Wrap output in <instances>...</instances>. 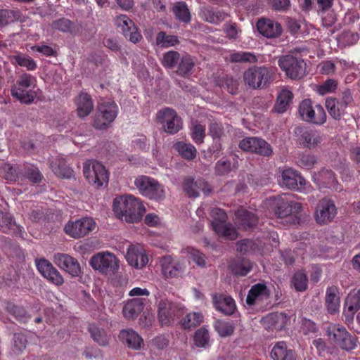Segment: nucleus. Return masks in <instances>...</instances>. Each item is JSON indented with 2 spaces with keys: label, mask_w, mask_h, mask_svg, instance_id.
I'll use <instances>...</instances> for the list:
<instances>
[{
  "label": "nucleus",
  "mask_w": 360,
  "mask_h": 360,
  "mask_svg": "<svg viewBox=\"0 0 360 360\" xmlns=\"http://www.w3.org/2000/svg\"><path fill=\"white\" fill-rule=\"evenodd\" d=\"M0 217L2 220L0 231L8 234L22 236V227L16 224L13 217L10 213L0 211Z\"/></svg>",
  "instance_id": "nucleus-26"
},
{
  "label": "nucleus",
  "mask_w": 360,
  "mask_h": 360,
  "mask_svg": "<svg viewBox=\"0 0 360 360\" xmlns=\"http://www.w3.org/2000/svg\"><path fill=\"white\" fill-rule=\"evenodd\" d=\"M118 107L115 102L101 103L93 126L96 129L104 130L115 120L117 115Z\"/></svg>",
  "instance_id": "nucleus-10"
},
{
  "label": "nucleus",
  "mask_w": 360,
  "mask_h": 360,
  "mask_svg": "<svg viewBox=\"0 0 360 360\" xmlns=\"http://www.w3.org/2000/svg\"><path fill=\"white\" fill-rule=\"evenodd\" d=\"M14 60L18 65L25 67L28 70H34L37 68L36 63L30 56L18 55L14 56Z\"/></svg>",
  "instance_id": "nucleus-61"
},
{
  "label": "nucleus",
  "mask_w": 360,
  "mask_h": 360,
  "mask_svg": "<svg viewBox=\"0 0 360 360\" xmlns=\"http://www.w3.org/2000/svg\"><path fill=\"white\" fill-rule=\"evenodd\" d=\"M279 184L282 187L292 190H301L306 180L295 169L287 168L283 170Z\"/></svg>",
  "instance_id": "nucleus-19"
},
{
  "label": "nucleus",
  "mask_w": 360,
  "mask_h": 360,
  "mask_svg": "<svg viewBox=\"0 0 360 360\" xmlns=\"http://www.w3.org/2000/svg\"><path fill=\"white\" fill-rule=\"evenodd\" d=\"M173 304L167 299L161 300L158 304V318L161 326H169L174 321Z\"/></svg>",
  "instance_id": "nucleus-24"
},
{
  "label": "nucleus",
  "mask_w": 360,
  "mask_h": 360,
  "mask_svg": "<svg viewBox=\"0 0 360 360\" xmlns=\"http://www.w3.org/2000/svg\"><path fill=\"white\" fill-rule=\"evenodd\" d=\"M273 360H296V354L294 350L288 348L285 342H278L271 352Z\"/></svg>",
  "instance_id": "nucleus-27"
},
{
  "label": "nucleus",
  "mask_w": 360,
  "mask_h": 360,
  "mask_svg": "<svg viewBox=\"0 0 360 360\" xmlns=\"http://www.w3.org/2000/svg\"><path fill=\"white\" fill-rule=\"evenodd\" d=\"M302 210V205L300 202L288 200L282 198L276 202L275 214L278 218L288 217H293L294 223L299 222L298 214Z\"/></svg>",
  "instance_id": "nucleus-14"
},
{
  "label": "nucleus",
  "mask_w": 360,
  "mask_h": 360,
  "mask_svg": "<svg viewBox=\"0 0 360 360\" xmlns=\"http://www.w3.org/2000/svg\"><path fill=\"white\" fill-rule=\"evenodd\" d=\"M96 223L93 219L84 217L73 222H68L65 228V232L70 236L79 238L89 234L95 228Z\"/></svg>",
  "instance_id": "nucleus-13"
},
{
  "label": "nucleus",
  "mask_w": 360,
  "mask_h": 360,
  "mask_svg": "<svg viewBox=\"0 0 360 360\" xmlns=\"http://www.w3.org/2000/svg\"><path fill=\"white\" fill-rule=\"evenodd\" d=\"M209 339L208 330L204 328L198 329L195 333L194 342L197 347H205L208 345Z\"/></svg>",
  "instance_id": "nucleus-59"
},
{
  "label": "nucleus",
  "mask_w": 360,
  "mask_h": 360,
  "mask_svg": "<svg viewBox=\"0 0 360 360\" xmlns=\"http://www.w3.org/2000/svg\"><path fill=\"white\" fill-rule=\"evenodd\" d=\"M203 15L207 22L212 24H219L227 18L228 14L223 11L209 8L205 10Z\"/></svg>",
  "instance_id": "nucleus-48"
},
{
  "label": "nucleus",
  "mask_w": 360,
  "mask_h": 360,
  "mask_svg": "<svg viewBox=\"0 0 360 360\" xmlns=\"http://www.w3.org/2000/svg\"><path fill=\"white\" fill-rule=\"evenodd\" d=\"M338 82L333 79H328L323 82L318 88V93L320 95H325L334 92L338 88Z\"/></svg>",
  "instance_id": "nucleus-60"
},
{
  "label": "nucleus",
  "mask_w": 360,
  "mask_h": 360,
  "mask_svg": "<svg viewBox=\"0 0 360 360\" xmlns=\"http://www.w3.org/2000/svg\"><path fill=\"white\" fill-rule=\"evenodd\" d=\"M313 180L320 188H335L337 182L333 172L326 169L315 173Z\"/></svg>",
  "instance_id": "nucleus-31"
},
{
  "label": "nucleus",
  "mask_w": 360,
  "mask_h": 360,
  "mask_svg": "<svg viewBox=\"0 0 360 360\" xmlns=\"http://www.w3.org/2000/svg\"><path fill=\"white\" fill-rule=\"evenodd\" d=\"M229 60L231 63H249L257 62V56L252 52L236 51L229 55Z\"/></svg>",
  "instance_id": "nucleus-44"
},
{
  "label": "nucleus",
  "mask_w": 360,
  "mask_h": 360,
  "mask_svg": "<svg viewBox=\"0 0 360 360\" xmlns=\"http://www.w3.org/2000/svg\"><path fill=\"white\" fill-rule=\"evenodd\" d=\"M126 259L129 265L136 268H142L148 262L144 250L141 247L132 245H129L127 249Z\"/></svg>",
  "instance_id": "nucleus-23"
},
{
  "label": "nucleus",
  "mask_w": 360,
  "mask_h": 360,
  "mask_svg": "<svg viewBox=\"0 0 360 360\" xmlns=\"http://www.w3.org/2000/svg\"><path fill=\"white\" fill-rule=\"evenodd\" d=\"M83 173L88 182L96 188L108 182V174L105 167L96 160L86 161L83 165Z\"/></svg>",
  "instance_id": "nucleus-9"
},
{
  "label": "nucleus",
  "mask_w": 360,
  "mask_h": 360,
  "mask_svg": "<svg viewBox=\"0 0 360 360\" xmlns=\"http://www.w3.org/2000/svg\"><path fill=\"white\" fill-rule=\"evenodd\" d=\"M274 68L266 66L250 68L243 73L245 84L253 89L266 88L274 79Z\"/></svg>",
  "instance_id": "nucleus-2"
},
{
  "label": "nucleus",
  "mask_w": 360,
  "mask_h": 360,
  "mask_svg": "<svg viewBox=\"0 0 360 360\" xmlns=\"http://www.w3.org/2000/svg\"><path fill=\"white\" fill-rule=\"evenodd\" d=\"M146 300L133 298L129 300L123 307V314L128 319L136 318L143 309Z\"/></svg>",
  "instance_id": "nucleus-30"
},
{
  "label": "nucleus",
  "mask_w": 360,
  "mask_h": 360,
  "mask_svg": "<svg viewBox=\"0 0 360 360\" xmlns=\"http://www.w3.org/2000/svg\"><path fill=\"white\" fill-rule=\"evenodd\" d=\"M236 220L238 226L243 230L255 226L258 222V218L255 213L243 209L236 212Z\"/></svg>",
  "instance_id": "nucleus-29"
},
{
  "label": "nucleus",
  "mask_w": 360,
  "mask_h": 360,
  "mask_svg": "<svg viewBox=\"0 0 360 360\" xmlns=\"http://www.w3.org/2000/svg\"><path fill=\"white\" fill-rule=\"evenodd\" d=\"M50 167L52 171L58 176L63 178H70L72 174V171L66 168L63 164L60 161L58 164L56 162H51Z\"/></svg>",
  "instance_id": "nucleus-62"
},
{
  "label": "nucleus",
  "mask_w": 360,
  "mask_h": 360,
  "mask_svg": "<svg viewBox=\"0 0 360 360\" xmlns=\"http://www.w3.org/2000/svg\"><path fill=\"white\" fill-rule=\"evenodd\" d=\"M289 321V317L283 312L271 313L261 319L264 328L269 330H281Z\"/></svg>",
  "instance_id": "nucleus-20"
},
{
  "label": "nucleus",
  "mask_w": 360,
  "mask_h": 360,
  "mask_svg": "<svg viewBox=\"0 0 360 360\" xmlns=\"http://www.w3.org/2000/svg\"><path fill=\"white\" fill-rule=\"evenodd\" d=\"M19 172L21 177L27 178L33 183H39L43 178L39 169L30 164L24 165Z\"/></svg>",
  "instance_id": "nucleus-42"
},
{
  "label": "nucleus",
  "mask_w": 360,
  "mask_h": 360,
  "mask_svg": "<svg viewBox=\"0 0 360 360\" xmlns=\"http://www.w3.org/2000/svg\"><path fill=\"white\" fill-rule=\"evenodd\" d=\"M18 21H21V13L19 11L0 9V30Z\"/></svg>",
  "instance_id": "nucleus-39"
},
{
  "label": "nucleus",
  "mask_w": 360,
  "mask_h": 360,
  "mask_svg": "<svg viewBox=\"0 0 360 360\" xmlns=\"http://www.w3.org/2000/svg\"><path fill=\"white\" fill-rule=\"evenodd\" d=\"M91 266L105 275H113L119 269V261L112 253L102 252L94 255L90 259Z\"/></svg>",
  "instance_id": "nucleus-8"
},
{
  "label": "nucleus",
  "mask_w": 360,
  "mask_h": 360,
  "mask_svg": "<svg viewBox=\"0 0 360 360\" xmlns=\"http://www.w3.org/2000/svg\"><path fill=\"white\" fill-rule=\"evenodd\" d=\"M6 311L12 314L18 321L26 323L30 319V316L27 314L24 307L18 306L11 302H8L6 307Z\"/></svg>",
  "instance_id": "nucleus-46"
},
{
  "label": "nucleus",
  "mask_w": 360,
  "mask_h": 360,
  "mask_svg": "<svg viewBox=\"0 0 360 360\" xmlns=\"http://www.w3.org/2000/svg\"><path fill=\"white\" fill-rule=\"evenodd\" d=\"M326 305L328 312L335 314L340 309V292L338 287L335 285L328 286L326 291Z\"/></svg>",
  "instance_id": "nucleus-28"
},
{
  "label": "nucleus",
  "mask_w": 360,
  "mask_h": 360,
  "mask_svg": "<svg viewBox=\"0 0 360 360\" xmlns=\"http://www.w3.org/2000/svg\"><path fill=\"white\" fill-rule=\"evenodd\" d=\"M293 98V94L288 89H282L277 96L276 103L274 106L276 112L283 113L290 106Z\"/></svg>",
  "instance_id": "nucleus-37"
},
{
  "label": "nucleus",
  "mask_w": 360,
  "mask_h": 360,
  "mask_svg": "<svg viewBox=\"0 0 360 360\" xmlns=\"http://www.w3.org/2000/svg\"><path fill=\"white\" fill-rule=\"evenodd\" d=\"M118 338L124 345L133 349H140L143 345L142 338L132 329H122Z\"/></svg>",
  "instance_id": "nucleus-25"
},
{
  "label": "nucleus",
  "mask_w": 360,
  "mask_h": 360,
  "mask_svg": "<svg viewBox=\"0 0 360 360\" xmlns=\"http://www.w3.org/2000/svg\"><path fill=\"white\" fill-rule=\"evenodd\" d=\"M180 53L175 51H169L163 55L162 64L167 68L175 67L180 60Z\"/></svg>",
  "instance_id": "nucleus-56"
},
{
  "label": "nucleus",
  "mask_w": 360,
  "mask_h": 360,
  "mask_svg": "<svg viewBox=\"0 0 360 360\" xmlns=\"http://www.w3.org/2000/svg\"><path fill=\"white\" fill-rule=\"evenodd\" d=\"M53 261L58 266L72 276L77 277L81 274V266L77 259L69 255L56 254Z\"/></svg>",
  "instance_id": "nucleus-18"
},
{
  "label": "nucleus",
  "mask_w": 360,
  "mask_h": 360,
  "mask_svg": "<svg viewBox=\"0 0 360 360\" xmlns=\"http://www.w3.org/2000/svg\"><path fill=\"white\" fill-rule=\"evenodd\" d=\"M278 65L291 79H300L306 75V63L300 58L292 55H284L279 57Z\"/></svg>",
  "instance_id": "nucleus-4"
},
{
  "label": "nucleus",
  "mask_w": 360,
  "mask_h": 360,
  "mask_svg": "<svg viewBox=\"0 0 360 360\" xmlns=\"http://www.w3.org/2000/svg\"><path fill=\"white\" fill-rule=\"evenodd\" d=\"M292 283L297 291H304L307 288V276L304 271H299L294 274L292 278Z\"/></svg>",
  "instance_id": "nucleus-54"
},
{
  "label": "nucleus",
  "mask_w": 360,
  "mask_h": 360,
  "mask_svg": "<svg viewBox=\"0 0 360 360\" xmlns=\"http://www.w3.org/2000/svg\"><path fill=\"white\" fill-rule=\"evenodd\" d=\"M294 134L296 143L302 148L314 149L323 141V136L320 131L307 127H296Z\"/></svg>",
  "instance_id": "nucleus-7"
},
{
  "label": "nucleus",
  "mask_w": 360,
  "mask_h": 360,
  "mask_svg": "<svg viewBox=\"0 0 360 360\" xmlns=\"http://www.w3.org/2000/svg\"><path fill=\"white\" fill-rule=\"evenodd\" d=\"M266 290V286L265 284L257 283L252 286L248 292L246 297V303L249 306H252L255 304L256 299L259 296L265 293Z\"/></svg>",
  "instance_id": "nucleus-50"
},
{
  "label": "nucleus",
  "mask_w": 360,
  "mask_h": 360,
  "mask_svg": "<svg viewBox=\"0 0 360 360\" xmlns=\"http://www.w3.org/2000/svg\"><path fill=\"white\" fill-rule=\"evenodd\" d=\"M112 207L116 216L128 223L141 221L146 212L141 201L131 195L115 198Z\"/></svg>",
  "instance_id": "nucleus-1"
},
{
  "label": "nucleus",
  "mask_w": 360,
  "mask_h": 360,
  "mask_svg": "<svg viewBox=\"0 0 360 360\" xmlns=\"http://www.w3.org/2000/svg\"><path fill=\"white\" fill-rule=\"evenodd\" d=\"M179 62L176 73L184 77L191 75L195 65L193 58L186 55L181 58Z\"/></svg>",
  "instance_id": "nucleus-49"
},
{
  "label": "nucleus",
  "mask_w": 360,
  "mask_h": 360,
  "mask_svg": "<svg viewBox=\"0 0 360 360\" xmlns=\"http://www.w3.org/2000/svg\"><path fill=\"white\" fill-rule=\"evenodd\" d=\"M184 269L183 265L179 262H174L169 269H166L163 274L167 278L178 277L183 274Z\"/></svg>",
  "instance_id": "nucleus-63"
},
{
  "label": "nucleus",
  "mask_w": 360,
  "mask_h": 360,
  "mask_svg": "<svg viewBox=\"0 0 360 360\" xmlns=\"http://www.w3.org/2000/svg\"><path fill=\"white\" fill-rule=\"evenodd\" d=\"M327 335L330 340L338 345L344 338L348 337V332L342 326L333 325L328 328Z\"/></svg>",
  "instance_id": "nucleus-47"
},
{
  "label": "nucleus",
  "mask_w": 360,
  "mask_h": 360,
  "mask_svg": "<svg viewBox=\"0 0 360 360\" xmlns=\"http://www.w3.org/2000/svg\"><path fill=\"white\" fill-rule=\"evenodd\" d=\"M191 134L192 139L195 143H202L205 136V126L200 124L198 121L193 122L191 128Z\"/></svg>",
  "instance_id": "nucleus-51"
},
{
  "label": "nucleus",
  "mask_w": 360,
  "mask_h": 360,
  "mask_svg": "<svg viewBox=\"0 0 360 360\" xmlns=\"http://www.w3.org/2000/svg\"><path fill=\"white\" fill-rule=\"evenodd\" d=\"M360 309V288L349 293L345 300L344 313L347 317L353 319L354 314Z\"/></svg>",
  "instance_id": "nucleus-35"
},
{
  "label": "nucleus",
  "mask_w": 360,
  "mask_h": 360,
  "mask_svg": "<svg viewBox=\"0 0 360 360\" xmlns=\"http://www.w3.org/2000/svg\"><path fill=\"white\" fill-rule=\"evenodd\" d=\"M134 184L144 196L155 200H162L165 197L163 186L153 178L147 176H138Z\"/></svg>",
  "instance_id": "nucleus-5"
},
{
  "label": "nucleus",
  "mask_w": 360,
  "mask_h": 360,
  "mask_svg": "<svg viewBox=\"0 0 360 360\" xmlns=\"http://www.w3.org/2000/svg\"><path fill=\"white\" fill-rule=\"evenodd\" d=\"M336 213L334 202L330 199L323 198L316 205L315 219L319 224H326L334 219Z\"/></svg>",
  "instance_id": "nucleus-15"
},
{
  "label": "nucleus",
  "mask_w": 360,
  "mask_h": 360,
  "mask_svg": "<svg viewBox=\"0 0 360 360\" xmlns=\"http://www.w3.org/2000/svg\"><path fill=\"white\" fill-rule=\"evenodd\" d=\"M212 302L216 310L221 312L224 315H232L236 305L234 300L231 297L224 294H214L212 296Z\"/></svg>",
  "instance_id": "nucleus-22"
},
{
  "label": "nucleus",
  "mask_w": 360,
  "mask_h": 360,
  "mask_svg": "<svg viewBox=\"0 0 360 360\" xmlns=\"http://www.w3.org/2000/svg\"><path fill=\"white\" fill-rule=\"evenodd\" d=\"M115 25L120 27L123 33L131 29H134V22L126 15H120L115 19Z\"/></svg>",
  "instance_id": "nucleus-58"
},
{
  "label": "nucleus",
  "mask_w": 360,
  "mask_h": 360,
  "mask_svg": "<svg viewBox=\"0 0 360 360\" xmlns=\"http://www.w3.org/2000/svg\"><path fill=\"white\" fill-rule=\"evenodd\" d=\"M174 148L184 159L192 160L196 157L197 150L190 143L179 141L174 145Z\"/></svg>",
  "instance_id": "nucleus-41"
},
{
  "label": "nucleus",
  "mask_w": 360,
  "mask_h": 360,
  "mask_svg": "<svg viewBox=\"0 0 360 360\" xmlns=\"http://www.w3.org/2000/svg\"><path fill=\"white\" fill-rule=\"evenodd\" d=\"M175 17L181 22L188 23L191 20V13L186 4L179 1L174 4L172 8Z\"/></svg>",
  "instance_id": "nucleus-45"
},
{
  "label": "nucleus",
  "mask_w": 360,
  "mask_h": 360,
  "mask_svg": "<svg viewBox=\"0 0 360 360\" xmlns=\"http://www.w3.org/2000/svg\"><path fill=\"white\" fill-rule=\"evenodd\" d=\"M77 115L81 118L87 117L94 108L91 97L86 92H81L76 100Z\"/></svg>",
  "instance_id": "nucleus-32"
},
{
  "label": "nucleus",
  "mask_w": 360,
  "mask_h": 360,
  "mask_svg": "<svg viewBox=\"0 0 360 360\" xmlns=\"http://www.w3.org/2000/svg\"><path fill=\"white\" fill-rule=\"evenodd\" d=\"M316 162V156L311 153L300 154L297 161L298 166L307 169L312 168Z\"/></svg>",
  "instance_id": "nucleus-57"
},
{
  "label": "nucleus",
  "mask_w": 360,
  "mask_h": 360,
  "mask_svg": "<svg viewBox=\"0 0 360 360\" xmlns=\"http://www.w3.org/2000/svg\"><path fill=\"white\" fill-rule=\"evenodd\" d=\"M34 78L28 74L20 75L11 89V96L22 103L30 104L37 97V93L30 89L34 84Z\"/></svg>",
  "instance_id": "nucleus-3"
},
{
  "label": "nucleus",
  "mask_w": 360,
  "mask_h": 360,
  "mask_svg": "<svg viewBox=\"0 0 360 360\" xmlns=\"http://www.w3.org/2000/svg\"><path fill=\"white\" fill-rule=\"evenodd\" d=\"M325 105L330 116L335 120H340L346 114V108L339 101L338 98L328 97L326 99Z\"/></svg>",
  "instance_id": "nucleus-33"
},
{
  "label": "nucleus",
  "mask_w": 360,
  "mask_h": 360,
  "mask_svg": "<svg viewBox=\"0 0 360 360\" xmlns=\"http://www.w3.org/2000/svg\"><path fill=\"white\" fill-rule=\"evenodd\" d=\"M252 269L250 261L246 258H237L233 259L229 264V269L236 276H245Z\"/></svg>",
  "instance_id": "nucleus-34"
},
{
  "label": "nucleus",
  "mask_w": 360,
  "mask_h": 360,
  "mask_svg": "<svg viewBox=\"0 0 360 360\" xmlns=\"http://www.w3.org/2000/svg\"><path fill=\"white\" fill-rule=\"evenodd\" d=\"M202 319L203 316L200 313H189L183 319L182 325L185 328H195L202 323Z\"/></svg>",
  "instance_id": "nucleus-53"
},
{
  "label": "nucleus",
  "mask_w": 360,
  "mask_h": 360,
  "mask_svg": "<svg viewBox=\"0 0 360 360\" xmlns=\"http://www.w3.org/2000/svg\"><path fill=\"white\" fill-rule=\"evenodd\" d=\"M256 27L261 35L268 39L278 38L283 32L282 26L279 22L266 18L259 19Z\"/></svg>",
  "instance_id": "nucleus-16"
},
{
  "label": "nucleus",
  "mask_w": 360,
  "mask_h": 360,
  "mask_svg": "<svg viewBox=\"0 0 360 360\" xmlns=\"http://www.w3.org/2000/svg\"><path fill=\"white\" fill-rule=\"evenodd\" d=\"M157 119L165 132L175 134L182 128V120L171 108H165L157 112Z\"/></svg>",
  "instance_id": "nucleus-11"
},
{
  "label": "nucleus",
  "mask_w": 360,
  "mask_h": 360,
  "mask_svg": "<svg viewBox=\"0 0 360 360\" xmlns=\"http://www.w3.org/2000/svg\"><path fill=\"white\" fill-rule=\"evenodd\" d=\"M224 83L221 84L224 89H226L230 94H236L238 89V80L233 77L226 76L224 79Z\"/></svg>",
  "instance_id": "nucleus-64"
},
{
  "label": "nucleus",
  "mask_w": 360,
  "mask_h": 360,
  "mask_svg": "<svg viewBox=\"0 0 360 360\" xmlns=\"http://www.w3.org/2000/svg\"><path fill=\"white\" fill-rule=\"evenodd\" d=\"M155 44L161 48H169L179 44L178 37L175 35H168L165 32H159L156 35Z\"/></svg>",
  "instance_id": "nucleus-43"
},
{
  "label": "nucleus",
  "mask_w": 360,
  "mask_h": 360,
  "mask_svg": "<svg viewBox=\"0 0 360 360\" xmlns=\"http://www.w3.org/2000/svg\"><path fill=\"white\" fill-rule=\"evenodd\" d=\"M184 191L189 197L196 198L202 191L205 195H208L211 192L209 184L202 179L195 180L191 177H187L184 181Z\"/></svg>",
  "instance_id": "nucleus-21"
},
{
  "label": "nucleus",
  "mask_w": 360,
  "mask_h": 360,
  "mask_svg": "<svg viewBox=\"0 0 360 360\" xmlns=\"http://www.w3.org/2000/svg\"><path fill=\"white\" fill-rule=\"evenodd\" d=\"M89 332L94 342L101 346H106L109 343L110 335L103 329L97 326L96 324L89 325Z\"/></svg>",
  "instance_id": "nucleus-40"
},
{
  "label": "nucleus",
  "mask_w": 360,
  "mask_h": 360,
  "mask_svg": "<svg viewBox=\"0 0 360 360\" xmlns=\"http://www.w3.org/2000/svg\"><path fill=\"white\" fill-rule=\"evenodd\" d=\"M22 167H15L11 164L6 163L1 167V172L4 174V177L7 180L16 181L21 177L20 169Z\"/></svg>",
  "instance_id": "nucleus-55"
},
{
  "label": "nucleus",
  "mask_w": 360,
  "mask_h": 360,
  "mask_svg": "<svg viewBox=\"0 0 360 360\" xmlns=\"http://www.w3.org/2000/svg\"><path fill=\"white\" fill-rule=\"evenodd\" d=\"M298 113L304 122L321 125L326 121V113L323 106L314 105L310 99H304L300 103Z\"/></svg>",
  "instance_id": "nucleus-6"
},
{
  "label": "nucleus",
  "mask_w": 360,
  "mask_h": 360,
  "mask_svg": "<svg viewBox=\"0 0 360 360\" xmlns=\"http://www.w3.org/2000/svg\"><path fill=\"white\" fill-rule=\"evenodd\" d=\"M238 146L244 151L254 153L264 157H269L273 153L271 145L264 139L258 137L245 138L240 141Z\"/></svg>",
  "instance_id": "nucleus-12"
},
{
  "label": "nucleus",
  "mask_w": 360,
  "mask_h": 360,
  "mask_svg": "<svg viewBox=\"0 0 360 360\" xmlns=\"http://www.w3.org/2000/svg\"><path fill=\"white\" fill-rule=\"evenodd\" d=\"M36 265L41 276L53 284L60 286L64 283V279L60 273L47 259H41L36 262Z\"/></svg>",
  "instance_id": "nucleus-17"
},
{
  "label": "nucleus",
  "mask_w": 360,
  "mask_h": 360,
  "mask_svg": "<svg viewBox=\"0 0 360 360\" xmlns=\"http://www.w3.org/2000/svg\"><path fill=\"white\" fill-rule=\"evenodd\" d=\"M214 328L221 337H227L233 334L234 327L230 322L222 320H216Z\"/></svg>",
  "instance_id": "nucleus-52"
},
{
  "label": "nucleus",
  "mask_w": 360,
  "mask_h": 360,
  "mask_svg": "<svg viewBox=\"0 0 360 360\" xmlns=\"http://www.w3.org/2000/svg\"><path fill=\"white\" fill-rule=\"evenodd\" d=\"M213 230L215 233L229 240H236L238 238V233L231 224L211 222Z\"/></svg>",
  "instance_id": "nucleus-38"
},
{
  "label": "nucleus",
  "mask_w": 360,
  "mask_h": 360,
  "mask_svg": "<svg viewBox=\"0 0 360 360\" xmlns=\"http://www.w3.org/2000/svg\"><path fill=\"white\" fill-rule=\"evenodd\" d=\"M31 334L27 331H18L12 338V350L15 354L22 353L25 349Z\"/></svg>",
  "instance_id": "nucleus-36"
}]
</instances>
